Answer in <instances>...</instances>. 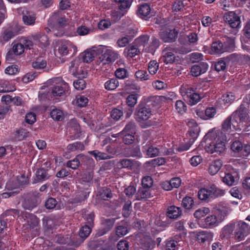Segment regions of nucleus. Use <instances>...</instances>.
I'll return each mask as SVG.
<instances>
[{
  "mask_svg": "<svg viewBox=\"0 0 250 250\" xmlns=\"http://www.w3.org/2000/svg\"><path fill=\"white\" fill-rule=\"evenodd\" d=\"M235 130L250 131V117L247 108L241 104L238 109L226 119L222 125V130L212 129L200 142V147L208 153H221L225 147L226 134L234 135Z\"/></svg>",
  "mask_w": 250,
  "mask_h": 250,
  "instance_id": "nucleus-1",
  "label": "nucleus"
},
{
  "mask_svg": "<svg viewBox=\"0 0 250 250\" xmlns=\"http://www.w3.org/2000/svg\"><path fill=\"white\" fill-rule=\"evenodd\" d=\"M136 121L141 124L143 128H147L154 125V122L150 120L153 116V111L149 105L146 104H140L136 110Z\"/></svg>",
  "mask_w": 250,
  "mask_h": 250,
  "instance_id": "nucleus-2",
  "label": "nucleus"
},
{
  "mask_svg": "<svg viewBox=\"0 0 250 250\" xmlns=\"http://www.w3.org/2000/svg\"><path fill=\"white\" fill-rule=\"evenodd\" d=\"M225 191L218 188L214 185H211L199 190L198 196L200 200L210 202L224 194Z\"/></svg>",
  "mask_w": 250,
  "mask_h": 250,
  "instance_id": "nucleus-3",
  "label": "nucleus"
},
{
  "mask_svg": "<svg viewBox=\"0 0 250 250\" xmlns=\"http://www.w3.org/2000/svg\"><path fill=\"white\" fill-rule=\"evenodd\" d=\"M225 191L218 188L214 185H211L199 190L198 196L200 200L210 202L224 194Z\"/></svg>",
  "mask_w": 250,
  "mask_h": 250,
  "instance_id": "nucleus-4",
  "label": "nucleus"
},
{
  "mask_svg": "<svg viewBox=\"0 0 250 250\" xmlns=\"http://www.w3.org/2000/svg\"><path fill=\"white\" fill-rule=\"evenodd\" d=\"M196 89L188 84H183L180 88L181 95L191 105L198 103L201 99L200 95L196 92Z\"/></svg>",
  "mask_w": 250,
  "mask_h": 250,
  "instance_id": "nucleus-5",
  "label": "nucleus"
},
{
  "mask_svg": "<svg viewBox=\"0 0 250 250\" xmlns=\"http://www.w3.org/2000/svg\"><path fill=\"white\" fill-rule=\"evenodd\" d=\"M177 51V48L174 46H167L162 52V61L166 64L173 63L175 60Z\"/></svg>",
  "mask_w": 250,
  "mask_h": 250,
  "instance_id": "nucleus-6",
  "label": "nucleus"
},
{
  "mask_svg": "<svg viewBox=\"0 0 250 250\" xmlns=\"http://www.w3.org/2000/svg\"><path fill=\"white\" fill-rule=\"evenodd\" d=\"M250 233V227L244 222H239L234 234L235 239L239 241H242Z\"/></svg>",
  "mask_w": 250,
  "mask_h": 250,
  "instance_id": "nucleus-7",
  "label": "nucleus"
},
{
  "mask_svg": "<svg viewBox=\"0 0 250 250\" xmlns=\"http://www.w3.org/2000/svg\"><path fill=\"white\" fill-rule=\"evenodd\" d=\"M187 125L189 129L187 133V137L191 143H194L199 136L200 128L193 119L189 120L187 123Z\"/></svg>",
  "mask_w": 250,
  "mask_h": 250,
  "instance_id": "nucleus-8",
  "label": "nucleus"
},
{
  "mask_svg": "<svg viewBox=\"0 0 250 250\" xmlns=\"http://www.w3.org/2000/svg\"><path fill=\"white\" fill-rule=\"evenodd\" d=\"M91 227L88 225H85L82 227L79 231V238L78 236L75 235V242H73L74 247L79 246L83 241L89 235L91 232Z\"/></svg>",
  "mask_w": 250,
  "mask_h": 250,
  "instance_id": "nucleus-9",
  "label": "nucleus"
},
{
  "mask_svg": "<svg viewBox=\"0 0 250 250\" xmlns=\"http://www.w3.org/2000/svg\"><path fill=\"white\" fill-rule=\"evenodd\" d=\"M225 21L233 28H239L241 24L240 17L233 11L229 12L225 16Z\"/></svg>",
  "mask_w": 250,
  "mask_h": 250,
  "instance_id": "nucleus-10",
  "label": "nucleus"
},
{
  "mask_svg": "<svg viewBox=\"0 0 250 250\" xmlns=\"http://www.w3.org/2000/svg\"><path fill=\"white\" fill-rule=\"evenodd\" d=\"M72 49L75 52L77 50V47L69 41H62L59 43L58 53L62 56H65L72 51Z\"/></svg>",
  "mask_w": 250,
  "mask_h": 250,
  "instance_id": "nucleus-11",
  "label": "nucleus"
},
{
  "mask_svg": "<svg viewBox=\"0 0 250 250\" xmlns=\"http://www.w3.org/2000/svg\"><path fill=\"white\" fill-rule=\"evenodd\" d=\"M178 34V31L175 29H167L160 33V37L165 42H172L175 41Z\"/></svg>",
  "mask_w": 250,
  "mask_h": 250,
  "instance_id": "nucleus-12",
  "label": "nucleus"
},
{
  "mask_svg": "<svg viewBox=\"0 0 250 250\" xmlns=\"http://www.w3.org/2000/svg\"><path fill=\"white\" fill-rule=\"evenodd\" d=\"M69 90V86L66 82L63 81L58 85H54L52 88V94L54 96H61L65 94Z\"/></svg>",
  "mask_w": 250,
  "mask_h": 250,
  "instance_id": "nucleus-13",
  "label": "nucleus"
},
{
  "mask_svg": "<svg viewBox=\"0 0 250 250\" xmlns=\"http://www.w3.org/2000/svg\"><path fill=\"white\" fill-rule=\"evenodd\" d=\"M137 14L140 18L146 20L153 16L151 12L150 5L147 3L141 4L138 8Z\"/></svg>",
  "mask_w": 250,
  "mask_h": 250,
  "instance_id": "nucleus-14",
  "label": "nucleus"
},
{
  "mask_svg": "<svg viewBox=\"0 0 250 250\" xmlns=\"http://www.w3.org/2000/svg\"><path fill=\"white\" fill-rule=\"evenodd\" d=\"M208 65L206 62H199L197 64L193 65L190 72L192 76L197 77L205 73L208 70Z\"/></svg>",
  "mask_w": 250,
  "mask_h": 250,
  "instance_id": "nucleus-15",
  "label": "nucleus"
},
{
  "mask_svg": "<svg viewBox=\"0 0 250 250\" xmlns=\"http://www.w3.org/2000/svg\"><path fill=\"white\" fill-rule=\"evenodd\" d=\"M103 57L107 63H110L118 59L120 55L118 51L115 50L111 47H106Z\"/></svg>",
  "mask_w": 250,
  "mask_h": 250,
  "instance_id": "nucleus-16",
  "label": "nucleus"
},
{
  "mask_svg": "<svg viewBox=\"0 0 250 250\" xmlns=\"http://www.w3.org/2000/svg\"><path fill=\"white\" fill-rule=\"evenodd\" d=\"M115 221L114 218L104 219L102 222L103 228L99 229L97 232L98 236L103 235L109 231L112 228Z\"/></svg>",
  "mask_w": 250,
  "mask_h": 250,
  "instance_id": "nucleus-17",
  "label": "nucleus"
},
{
  "mask_svg": "<svg viewBox=\"0 0 250 250\" xmlns=\"http://www.w3.org/2000/svg\"><path fill=\"white\" fill-rule=\"evenodd\" d=\"M136 192V189L135 187L134 186H129L126 188L124 191V192L125 194V198L124 201H122V202L125 203H132V202L134 201V199L136 196L135 193Z\"/></svg>",
  "mask_w": 250,
  "mask_h": 250,
  "instance_id": "nucleus-18",
  "label": "nucleus"
},
{
  "mask_svg": "<svg viewBox=\"0 0 250 250\" xmlns=\"http://www.w3.org/2000/svg\"><path fill=\"white\" fill-rule=\"evenodd\" d=\"M81 166H83V168L86 169H92L95 167L94 160L90 157L80 154Z\"/></svg>",
  "mask_w": 250,
  "mask_h": 250,
  "instance_id": "nucleus-19",
  "label": "nucleus"
},
{
  "mask_svg": "<svg viewBox=\"0 0 250 250\" xmlns=\"http://www.w3.org/2000/svg\"><path fill=\"white\" fill-rule=\"evenodd\" d=\"M97 196L98 199L108 201L113 198V194L109 188L103 187L99 190Z\"/></svg>",
  "mask_w": 250,
  "mask_h": 250,
  "instance_id": "nucleus-20",
  "label": "nucleus"
},
{
  "mask_svg": "<svg viewBox=\"0 0 250 250\" xmlns=\"http://www.w3.org/2000/svg\"><path fill=\"white\" fill-rule=\"evenodd\" d=\"M55 241L61 244H67L68 245L74 246L73 242H75V235L69 237L68 235L63 236L61 234L58 235L55 238Z\"/></svg>",
  "mask_w": 250,
  "mask_h": 250,
  "instance_id": "nucleus-21",
  "label": "nucleus"
},
{
  "mask_svg": "<svg viewBox=\"0 0 250 250\" xmlns=\"http://www.w3.org/2000/svg\"><path fill=\"white\" fill-rule=\"evenodd\" d=\"M225 52L224 45L220 41L213 42L211 45L210 54H221Z\"/></svg>",
  "mask_w": 250,
  "mask_h": 250,
  "instance_id": "nucleus-22",
  "label": "nucleus"
},
{
  "mask_svg": "<svg viewBox=\"0 0 250 250\" xmlns=\"http://www.w3.org/2000/svg\"><path fill=\"white\" fill-rule=\"evenodd\" d=\"M230 209L226 206L218 205V207L214 208V213L219 217L220 221H223L225 217L228 214Z\"/></svg>",
  "mask_w": 250,
  "mask_h": 250,
  "instance_id": "nucleus-23",
  "label": "nucleus"
},
{
  "mask_svg": "<svg viewBox=\"0 0 250 250\" xmlns=\"http://www.w3.org/2000/svg\"><path fill=\"white\" fill-rule=\"evenodd\" d=\"M34 41L39 42V45L42 47H46L49 44V41L47 35L40 33L33 37Z\"/></svg>",
  "mask_w": 250,
  "mask_h": 250,
  "instance_id": "nucleus-24",
  "label": "nucleus"
},
{
  "mask_svg": "<svg viewBox=\"0 0 250 250\" xmlns=\"http://www.w3.org/2000/svg\"><path fill=\"white\" fill-rule=\"evenodd\" d=\"M125 154L128 157L140 158L142 157V153L140 151V146L137 145H133L132 146L127 148L125 150Z\"/></svg>",
  "mask_w": 250,
  "mask_h": 250,
  "instance_id": "nucleus-25",
  "label": "nucleus"
},
{
  "mask_svg": "<svg viewBox=\"0 0 250 250\" xmlns=\"http://www.w3.org/2000/svg\"><path fill=\"white\" fill-rule=\"evenodd\" d=\"M182 210L179 207L172 206L168 208L167 216L169 219H176L181 214Z\"/></svg>",
  "mask_w": 250,
  "mask_h": 250,
  "instance_id": "nucleus-26",
  "label": "nucleus"
},
{
  "mask_svg": "<svg viewBox=\"0 0 250 250\" xmlns=\"http://www.w3.org/2000/svg\"><path fill=\"white\" fill-rule=\"evenodd\" d=\"M66 148L69 152H80L84 150L85 146L83 143L77 141L68 144Z\"/></svg>",
  "mask_w": 250,
  "mask_h": 250,
  "instance_id": "nucleus-27",
  "label": "nucleus"
},
{
  "mask_svg": "<svg viewBox=\"0 0 250 250\" xmlns=\"http://www.w3.org/2000/svg\"><path fill=\"white\" fill-rule=\"evenodd\" d=\"M222 166V161L220 160H216L212 162L209 165L208 171L211 175L216 174Z\"/></svg>",
  "mask_w": 250,
  "mask_h": 250,
  "instance_id": "nucleus-28",
  "label": "nucleus"
},
{
  "mask_svg": "<svg viewBox=\"0 0 250 250\" xmlns=\"http://www.w3.org/2000/svg\"><path fill=\"white\" fill-rule=\"evenodd\" d=\"M36 19V15L32 12L27 11L22 16V20L24 24L27 25H34Z\"/></svg>",
  "mask_w": 250,
  "mask_h": 250,
  "instance_id": "nucleus-29",
  "label": "nucleus"
},
{
  "mask_svg": "<svg viewBox=\"0 0 250 250\" xmlns=\"http://www.w3.org/2000/svg\"><path fill=\"white\" fill-rule=\"evenodd\" d=\"M95 52L93 50H87L79 56L80 59L84 62H92L95 57Z\"/></svg>",
  "mask_w": 250,
  "mask_h": 250,
  "instance_id": "nucleus-30",
  "label": "nucleus"
},
{
  "mask_svg": "<svg viewBox=\"0 0 250 250\" xmlns=\"http://www.w3.org/2000/svg\"><path fill=\"white\" fill-rule=\"evenodd\" d=\"M51 117L55 121H62L64 119L63 111L57 108H53L50 112Z\"/></svg>",
  "mask_w": 250,
  "mask_h": 250,
  "instance_id": "nucleus-31",
  "label": "nucleus"
},
{
  "mask_svg": "<svg viewBox=\"0 0 250 250\" xmlns=\"http://www.w3.org/2000/svg\"><path fill=\"white\" fill-rule=\"evenodd\" d=\"M212 238L213 233L207 231H200L197 235V240L202 243L212 240Z\"/></svg>",
  "mask_w": 250,
  "mask_h": 250,
  "instance_id": "nucleus-32",
  "label": "nucleus"
},
{
  "mask_svg": "<svg viewBox=\"0 0 250 250\" xmlns=\"http://www.w3.org/2000/svg\"><path fill=\"white\" fill-rule=\"evenodd\" d=\"M224 47L225 49V52L233 51L235 48V41L234 37H225Z\"/></svg>",
  "mask_w": 250,
  "mask_h": 250,
  "instance_id": "nucleus-33",
  "label": "nucleus"
},
{
  "mask_svg": "<svg viewBox=\"0 0 250 250\" xmlns=\"http://www.w3.org/2000/svg\"><path fill=\"white\" fill-rule=\"evenodd\" d=\"M149 189L144 188L139 189L138 192L136 194L135 198L134 200H140L149 198L150 196Z\"/></svg>",
  "mask_w": 250,
  "mask_h": 250,
  "instance_id": "nucleus-34",
  "label": "nucleus"
},
{
  "mask_svg": "<svg viewBox=\"0 0 250 250\" xmlns=\"http://www.w3.org/2000/svg\"><path fill=\"white\" fill-rule=\"evenodd\" d=\"M90 193V189L89 188H86L84 191L79 192L75 198L76 203L86 201L89 196Z\"/></svg>",
  "mask_w": 250,
  "mask_h": 250,
  "instance_id": "nucleus-35",
  "label": "nucleus"
},
{
  "mask_svg": "<svg viewBox=\"0 0 250 250\" xmlns=\"http://www.w3.org/2000/svg\"><path fill=\"white\" fill-rule=\"evenodd\" d=\"M81 157L80 154L77 155L73 159L68 161L66 163V166L74 170L77 169L81 165Z\"/></svg>",
  "mask_w": 250,
  "mask_h": 250,
  "instance_id": "nucleus-36",
  "label": "nucleus"
},
{
  "mask_svg": "<svg viewBox=\"0 0 250 250\" xmlns=\"http://www.w3.org/2000/svg\"><path fill=\"white\" fill-rule=\"evenodd\" d=\"M88 153L93 156L97 161L105 160L110 158V156L107 153L100 152L97 150L88 151Z\"/></svg>",
  "mask_w": 250,
  "mask_h": 250,
  "instance_id": "nucleus-37",
  "label": "nucleus"
},
{
  "mask_svg": "<svg viewBox=\"0 0 250 250\" xmlns=\"http://www.w3.org/2000/svg\"><path fill=\"white\" fill-rule=\"evenodd\" d=\"M155 246V241L150 238H145L141 243V246L144 250H152Z\"/></svg>",
  "mask_w": 250,
  "mask_h": 250,
  "instance_id": "nucleus-38",
  "label": "nucleus"
},
{
  "mask_svg": "<svg viewBox=\"0 0 250 250\" xmlns=\"http://www.w3.org/2000/svg\"><path fill=\"white\" fill-rule=\"evenodd\" d=\"M127 224L126 222H121L116 228V234L121 237L128 232Z\"/></svg>",
  "mask_w": 250,
  "mask_h": 250,
  "instance_id": "nucleus-39",
  "label": "nucleus"
},
{
  "mask_svg": "<svg viewBox=\"0 0 250 250\" xmlns=\"http://www.w3.org/2000/svg\"><path fill=\"white\" fill-rule=\"evenodd\" d=\"M119 86V82L116 78H112L104 83V88L107 90H113Z\"/></svg>",
  "mask_w": 250,
  "mask_h": 250,
  "instance_id": "nucleus-40",
  "label": "nucleus"
},
{
  "mask_svg": "<svg viewBox=\"0 0 250 250\" xmlns=\"http://www.w3.org/2000/svg\"><path fill=\"white\" fill-rule=\"evenodd\" d=\"M138 94L133 92L128 96L126 99V103L127 105L131 108L134 107L137 103Z\"/></svg>",
  "mask_w": 250,
  "mask_h": 250,
  "instance_id": "nucleus-41",
  "label": "nucleus"
},
{
  "mask_svg": "<svg viewBox=\"0 0 250 250\" xmlns=\"http://www.w3.org/2000/svg\"><path fill=\"white\" fill-rule=\"evenodd\" d=\"M136 78L141 81H146L150 79V75L145 70H139L135 72Z\"/></svg>",
  "mask_w": 250,
  "mask_h": 250,
  "instance_id": "nucleus-42",
  "label": "nucleus"
},
{
  "mask_svg": "<svg viewBox=\"0 0 250 250\" xmlns=\"http://www.w3.org/2000/svg\"><path fill=\"white\" fill-rule=\"evenodd\" d=\"M53 21H55L59 26L62 27L67 24V21L64 16L60 17L59 13H54L52 17Z\"/></svg>",
  "mask_w": 250,
  "mask_h": 250,
  "instance_id": "nucleus-43",
  "label": "nucleus"
},
{
  "mask_svg": "<svg viewBox=\"0 0 250 250\" xmlns=\"http://www.w3.org/2000/svg\"><path fill=\"white\" fill-rule=\"evenodd\" d=\"M124 52L126 53L127 56L130 58L134 57L140 53L139 49L135 45L129 46L125 48Z\"/></svg>",
  "mask_w": 250,
  "mask_h": 250,
  "instance_id": "nucleus-44",
  "label": "nucleus"
},
{
  "mask_svg": "<svg viewBox=\"0 0 250 250\" xmlns=\"http://www.w3.org/2000/svg\"><path fill=\"white\" fill-rule=\"evenodd\" d=\"M94 173L88 171L84 173L82 178V182L86 184L89 187L93 184Z\"/></svg>",
  "mask_w": 250,
  "mask_h": 250,
  "instance_id": "nucleus-45",
  "label": "nucleus"
},
{
  "mask_svg": "<svg viewBox=\"0 0 250 250\" xmlns=\"http://www.w3.org/2000/svg\"><path fill=\"white\" fill-rule=\"evenodd\" d=\"M159 67V64L155 60H151L148 63V70L150 75L155 74Z\"/></svg>",
  "mask_w": 250,
  "mask_h": 250,
  "instance_id": "nucleus-46",
  "label": "nucleus"
},
{
  "mask_svg": "<svg viewBox=\"0 0 250 250\" xmlns=\"http://www.w3.org/2000/svg\"><path fill=\"white\" fill-rule=\"evenodd\" d=\"M230 148L234 152L239 153L241 155L243 150V144L239 141H235L231 144Z\"/></svg>",
  "mask_w": 250,
  "mask_h": 250,
  "instance_id": "nucleus-47",
  "label": "nucleus"
},
{
  "mask_svg": "<svg viewBox=\"0 0 250 250\" xmlns=\"http://www.w3.org/2000/svg\"><path fill=\"white\" fill-rule=\"evenodd\" d=\"M211 68L217 72L224 71L226 68V62L222 60H219L217 62H214L212 64Z\"/></svg>",
  "mask_w": 250,
  "mask_h": 250,
  "instance_id": "nucleus-48",
  "label": "nucleus"
},
{
  "mask_svg": "<svg viewBox=\"0 0 250 250\" xmlns=\"http://www.w3.org/2000/svg\"><path fill=\"white\" fill-rule=\"evenodd\" d=\"M206 227L211 228L215 226L217 224V219L214 215H209L207 217L205 220Z\"/></svg>",
  "mask_w": 250,
  "mask_h": 250,
  "instance_id": "nucleus-49",
  "label": "nucleus"
},
{
  "mask_svg": "<svg viewBox=\"0 0 250 250\" xmlns=\"http://www.w3.org/2000/svg\"><path fill=\"white\" fill-rule=\"evenodd\" d=\"M48 170L44 168H40L36 171V177L38 181H43L47 179Z\"/></svg>",
  "mask_w": 250,
  "mask_h": 250,
  "instance_id": "nucleus-50",
  "label": "nucleus"
},
{
  "mask_svg": "<svg viewBox=\"0 0 250 250\" xmlns=\"http://www.w3.org/2000/svg\"><path fill=\"white\" fill-rule=\"evenodd\" d=\"M136 125L134 122H129L126 125L124 129L122 131V133H135Z\"/></svg>",
  "mask_w": 250,
  "mask_h": 250,
  "instance_id": "nucleus-51",
  "label": "nucleus"
},
{
  "mask_svg": "<svg viewBox=\"0 0 250 250\" xmlns=\"http://www.w3.org/2000/svg\"><path fill=\"white\" fill-rule=\"evenodd\" d=\"M175 109L180 114H183L187 110V105L182 100H177L175 104Z\"/></svg>",
  "mask_w": 250,
  "mask_h": 250,
  "instance_id": "nucleus-52",
  "label": "nucleus"
},
{
  "mask_svg": "<svg viewBox=\"0 0 250 250\" xmlns=\"http://www.w3.org/2000/svg\"><path fill=\"white\" fill-rule=\"evenodd\" d=\"M133 0H114L119 4L120 9L123 10L129 8Z\"/></svg>",
  "mask_w": 250,
  "mask_h": 250,
  "instance_id": "nucleus-53",
  "label": "nucleus"
},
{
  "mask_svg": "<svg viewBox=\"0 0 250 250\" xmlns=\"http://www.w3.org/2000/svg\"><path fill=\"white\" fill-rule=\"evenodd\" d=\"M153 183L152 178L149 176H146L142 179V186L144 188H150Z\"/></svg>",
  "mask_w": 250,
  "mask_h": 250,
  "instance_id": "nucleus-54",
  "label": "nucleus"
},
{
  "mask_svg": "<svg viewBox=\"0 0 250 250\" xmlns=\"http://www.w3.org/2000/svg\"><path fill=\"white\" fill-rule=\"evenodd\" d=\"M185 5L183 1L181 0H176L172 4V12H179L183 11Z\"/></svg>",
  "mask_w": 250,
  "mask_h": 250,
  "instance_id": "nucleus-55",
  "label": "nucleus"
},
{
  "mask_svg": "<svg viewBox=\"0 0 250 250\" xmlns=\"http://www.w3.org/2000/svg\"><path fill=\"white\" fill-rule=\"evenodd\" d=\"M74 88L78 90H82L86 87V82L83 79L74 81L73 83Z\"/></svg>",
  "mask_w": 250,
  "mask_h": 250,
  "instance_id": "nucleus-56",
  "label": "nucleus"
},
{
  "mask_svg": "<svg viewBox=\"0 0 250 250\" xmlns=\"http://www.w3.org/2000/svg\"><path fill=\"white\" fill-rule=\"evenodd\" d=\"M32 65L35 69H43L46 66V62L42 59H38L36 61L32 62Z\"/></svg>",
  "mask_w": 250,
  "mask_h": 250,
  "instance_id": "nucleus-57",
  "label": "nucleus"
},
{
  "mask_svg": "<svg viewBox=\"0 0 250 250\" xmlns=\"http://www.w3.org/2000/svg\"><path fill=\"white\" fill-rule=\"evenodd\" d=\"M123 116V112L118 108L113 109L110 112L111 117L114 120L118 121Z\"/></svg>",
  "mask_w": 250,
  "mask_h": 250,
  "instance_id": "nucleus-58",
  "label": "nucleus"
},
{
  "mask_svg": "<svg viewBox=\"0 0 250 250\" xmlns=\"http://www.w3.org/2000/svg\"><path fill=\"white\" fill-rule=\"evenodd\" d=\"M76 98V104L78 106L80 107L85 106L88 103V99L84 96L79 95L77 96Z\"/></svg>",
  "mask_w": 250,
  "mask_h": 250,
  "instance_id": "nucleus-59",
  "label": "nucleus"
},
{
  "mask_svg": "<svg viewBox=\"0 0 250 250\" xmlns=\"http://www.w3.org/2000/svg\"><path fill=\"white\" fill-rule=\"evenodd\" d=\"M209 212V209L208 208H202L195 211L194 216L196 218H200L206 215Z\"/></svg>",
  "mask_w": 250,
  "mask_h": 250,
  "instance_id": "nucleus-60",
  "label": "nucleus"
},
{
  "mask_svg": "<svg viewBox=\"0 0 250 250\" xmlns=\"http://www.w3.org/2000/svg\"><path fill=\"white\" fill-rule=\"evenodd\" d=\"M37 76V74L35 72L31 71L27 73L22 78V81L24 83H28L33 80Z\"/></svg>",
  "mask_w": 250,
  "mask_h": 250,
  "instance_id": "nucleus-61",
  "label": "nucleus"
},
{
  "mask_svg": "<svg viewBox=\"0 0 250 250\" xmlns=\"http://www.w3.org/2000/svg\"><path fill=\"white\" fill-rule=\"evenodd\" d=\"M135 134L131 133H122L123 141L125 144H132L134 139Z\"/></svg>",
  "mask_w": 250,
  "mask_h": 250,
  "instance_id": "nucleus-62",
  "label": "nucleus"
},
{
  "mask_svg": "<svg viewBox=\"0 0 250 250\" xmlns=\"http://www.w3.org/2000/svg\"><path fill=\"white\" fill-rule=\"evenodd\" d=\"M166 247L167 250H176L178 247V242L176 240H168L166 242Z\"/></svg>",
  "mask_w": 250,
  "mask_h": 250,
  "instance_id": "nucleus-63",
  "label": "nucleus"
},
{
  "mask_svg": "<svg viewBox=\"0 0 250 250\" xmlns=\"http://www.w3.org/2000/svg\"><path fill=\"white\" fill-rule=\"evenodd\" d=\"M160 45V42L159 40L155 38H153L152 39V41L149 45L148 51L151 53L155 51V50L159 47Z\"/></svg>",
  "mask_w": 250,
  "mask_h": 250,
  "instance_id": "nucleus-64",
  "label": "nucleus"
}]
</instances>
